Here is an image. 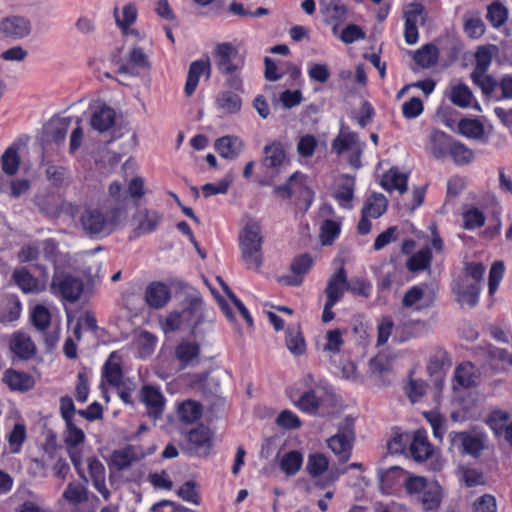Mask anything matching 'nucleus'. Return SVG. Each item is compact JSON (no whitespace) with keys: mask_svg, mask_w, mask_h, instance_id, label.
Wrapping results in <instances>:
<instances>
[{"mask_svg":"<svg viewBox=\"0 0 512 512\" xmlns=\"http://www.w3.org/2000/svg\"><path fill=\"white\" fill-rule=\"evenodd\" d=\"M449 155L457 165H466L473 161L474 153L471 149L466 147L464 144L453 141Z\"/></svg>","mask_w":512,"mask_h":512,"instance_id":"49530a36","label":"nucleus"},{"mask_svg":"<svg viewBox=\"0 0 512 512\" xmlns=\"http://www.w3.org/2000/svg\"><path fill=\"white\" fill-rule=\"evenodd\" d=\"M18 149V146L13 144L0 157L1 169L9 177L16 175L20 167L21 158Z\"/></svg>","mask_w":512,"mask_h":512,"instance_id":"7c9ffc66","label":"nucleus"},{"mask_svg":"<svg viewBox=\"0 0 512 512\" xmlns=\"http://www.w3.org/2000/svg\"><path fill=\"white\" fill-rule=\"evenodd\" d=\"M263 235L258 222L250 219L239 233L241 259L249 270L259 271L264 262Z\"/></svg>","mask_w":512,"mask_h":512,"instance_id":"7ed1b4c3","label":"nucleus"},{"mask_svg":"<svg viewBox=\"0 0 512 512\" xmlns=\"http://www.w3.org/2000/svg\"><path fill=\"white\" fill-rule=\"evenodd\" d=\"M145 298L151 307L162 308L170 298V291L163 283H152L146 289Z\"/></svg>","mask_w":512,"mask_h":512,"instance_id":"bb28decb","label":"nucleus"},{"mask_svg":"<svg viewBox=\"0 0 512 512\" xmlns=\"http://www.w3.org/2000/svg\"><path fill=\"white\" fill-rule=\"evenodd\" d=\"M70 126L69 118H59L50 121L46 127V136L55 143H61L65 140Z\"/></svg>","mask_w":512,"mask_h":512,"instance_id":"4c0bfd02","label":"nucleus"},{"mask_svg":"<svg viewBox=\"0 0 512 512\" xmlns=\"http://www.w3.org/2000/svg\"><path fill=\"white\" fill-rule=\"evenodd\" d=\"M355 439L354 426L351 420H343L335 435L327 440L328 447L338 456L340 462L349 460Z\"/></svg>","mask_w":512,"mask_h":512,"instance_id":"39448f33","label":"nucleus"},{"mask_svg":"<svg viewBox=\"0 0 512 512\" xmlns=\"http://www.w3.org/2000/svg\"><path fill=\"white\" fill-rule=\"evenodd\" d=\"M32 322L40 331L47 329L51 322L49 310L43 305H37L32 312Z\"/></svg>","mask_w":512,"mask_h":512,"instance_id":"0e129e2a","label":"nucleus"},{"mask_svg":"<svg viewBox=\"0 0 512 512\" xmlns=\"http://www.w3.org/2000/svg\"><path fill=\"white\" fill-rule=\"evenodd\" d=\"M320 7L334 27L345 21L347 9L341 0H320Z\"/></svg>","mask_w":512,"mask_h":512,"instance_id":"a878e982","label":"nucleus"},{"mask_svg":"<svg viewBox=\"0 0 512 512\" xmlns=\"http://www.w3.org/2000/svg\"><path fill=\"white\" fill-rule=\"evenodd\" d=\"M450 100L458 107L467 108L472 104L473 94L467 85L459 83L452 87Z\"/></svg>","mask_w":512,"mask_h":512,"instance_id":"79ce46f5","label":"nucleus"},{"mask_svg":"<svg viewBox=\"0 0 512 512\" xmlns=\"http://www.w3.org/2000/svg\"><path fill=\"white\" fill-rule=\"evenodd\" d=\"M340 233V223L325 220L320 228V240L323 245H331Z\"/></svg>","mask_w":512,"mask_h":512,"instance_id":"6e6d98bb","label":"nucleus"},{"mask_svg":"<svg viewBox=\"0 0 512 512\" xmlns=\"http://www.w3.org/2000/svg\"><path fill=\"white\" fill-rule=\"evenodd\" d=\"M409 449L416 461H424L433 453V447L429 443L426 433L421 430L414 433Z\"/></svg>","mask_w":512,"mask_h":512,"instance_id":"4be33fe9","label":"nucleus"},{"mask_svg":"<svg viewBox=\"0 0 512 512\" xmlns=\"http://www.w3.org/2000/svg\"><path fill=\"white\" fill-rule=\"evenodd\" d=\"M145 456L146 453L140 446L127 445L112 453L111 462L118 470H125L130 468L133 462L139 461Z\"/></svg>","mask_w":512,"mask_h":512,"instance_id":"ddd939ff","label":"nucleus"},{"mask_svg":"<svg viewBox=\"0 0 512 512\" xmlns=\"http://www.w3.org/2000/svg\"><path fill=\"white\" fill-rule=\"evenodd\" d=\"M387 206L388 200L381 193H373L368 197L362 207L361 218L357 225L358 232L362 235L368 234L372 226L369 219L381 217L386 212Z\"/></svg>","mask_w":512,"mask_h":512,"instance_id":"0eeeda50","label":"nucleus"},{"mask_svg":"<svg viewBox=\"0 0 512 512\" xmlns=\"http://www.w3.org/2000/svg\"><path fill=\"white\" fill-rule=\"evenodd\" d=\"M177 494L184 501L199 505L200 496L197 490V483L194 481L185 482L177 491Z\"/></svg>","mask_w":512,"mask_h":512,"instance_id":"338daca9","label":"nucleus"},{"mask_svg":"<svg viewBox=\"0 0 512 512\" xmlns=\"http://www.w3.org/2000/svg\"><path fill=\"white\" fill-rule=\"evenodd\" d=\"M322 400L314 390L304 392L295 402L298 409L305 413L315 414L320 407Z\"/></svg>","mask_w":512,"mask_h":512,"instance_id":"37998d69","label":"nucleus"},{"mask_svg":"<svg viewBox=\"0 0 512 512\" xmlns=\"http://www.w3.org/2000/svg\"><path fill=\"white\" fill-rule=\"evenodd\" d=\"M303 456L299 451L292 450L286 453L280 460V468L287 475H295L301 468Z\"/></svg>","mask_w":512,"mask_h":512,"instance_id":"a18cd8bd","label":"nucleus"},{"mask_svg":"<svg viewBox=\"0 0 512 512\" xmlns=\"http://www.w3.org/2000/svg\"><path fill=\"white\" fill-rule=\"evenodd\" d=\"M286 346L294 355H301L305 352V340L298 329L288 328L286 330Z\"/></svg>","mask_w":512,"mask_h":512,"instance_id":"de8ad7c7","label":"nucleus"},{"mask_svg":"<svg viewBox=\"0 0 512 512\" xmlns=\"http://www.w3.org/2000/svg\"><path fill=\"white\" fill-rule=\"evenodd\" d=\"M12 352L20 359H30L36 352V346L31 338L25 333L14 334L11 344Z\"/></svg>","mask_w":512,"mask_h":512,"instance_id":"b1692460","label":"nucleus"},{"mask_svg":"<svg viewBox=\"0 0 512 512\" xmlns=\"http://www.w3.org/2000/svg\"><path fill=\"white\" fill-rule=\"evenodd\" d=\"M489 356L492 361H497L501 364V367L499 368L501 371H506L512 367V349L506 350L492 347L489 350Z\"/></svg>","mask_w":512,"mask_h":512,"instance_id":"e2e57ef3","label":"nucleus"},{"mask_svg":"<svg viewBox=\"0 0 512 512\" xmlns=\"http://www.w3.org/2000/svg\"><path fill=\"white\" fill-rule=\"evenodd\" d=\"M134 220L137 223V230L140 234L153 232L162 220V215L147 208H139L134 215Z\"/></svg>","mask_w":512,"mask_h":512,"instance_id":"aec40b11","label":"nucleus"},{"mask_svg":"<svg viewBox=\"0 0 512 512\" xmlns=\"http://www.w3.org/2000/svg\"><path fill=\"white\" fill-rule=\"evenodd\" d=\"M13 280L17 286L24 293H39L44 290V285L34 278L26 269H16L12 275Z\"/></svg>","mask_w":512,"mask_h":512,"instance_id":"cd10ccee","label":"nucleus"},{"mask_svg":"<svg viewBox=\"0 0 512 512\" xmlns=\"http://www.w3.org/2000/svg\"><path fill=\"white\" fill-rule=\"evenodd\" d=\"M187 439L194 446L197 453L207 454L211 447L210 431L204 426L189 431Z\"/></svg>","mask_w":512,"mask_h":512,"instance_id":"2f4dec72","label":"nucleus"},{"mask_svg":"<svg viewBox=\"0 0 512 512\" xmlns=\"http://www.w3.org/2000/svg\"><path fill=\"white\" fill-rule=\"evenodd\" d=\"M62 498L74 507L85 503L89 499V491L85 484L70 482L65 488Z\"/></svg>","mask_w":512,"mask_h":512,"instance_id":"c756f323","label":"nucleus"},{"mask_svg":"<svg viewBox=\"0 0 512 512\" xmlns=\"http://www.w3.org/2000/svg\"><path fill=\"white\" fill-rule=\"evenodd\" d=\"M451 449L461 453L477 456L484 449L485 438L481 434L471 432H451L449 434Z\"/></svg>","mask_w":512,"mask_h":512,"instance_id":"1a4fd4ad","label":"nucleus"},{"mask_svg":"<svg viewBox=\"0 0 512 512\" xmlns=\"http://www.w3.org/2000/svg\"><path fill=\"white\" fill-rule=\"evenodd\" d=\"M427 391V384L423 380L409 379L405 392L412 403L418 402Z\"/></svg>","mask_w":512,"mask_h":512,"instance_id":"13d9d810","label":"nucleus"},{"mask_svg":"<svg viewBox=\"0 0 512 512\" xmlns=\"http://www.w3.org/2000/svg\"><path fill=\"white\" fill-rule=\"evenodd\" d=\"M408 176L401 173L397 168L388 170L381 180V185L387 191L397 190L400 194L407 191Z\"/></svg>","mask_w":512,"mask_h":512,"instance_id":"c85d7f7f","label":"nucleus"},{"mask_svg":"<svg viewBox=\"0 0 512 512\" xmlns=\"http://www.w3.org/2000/svg\"><path fill=\"white\" fill-rule=\"evenodd\" d=\"M239 93L232 89L220 92L215 99L217 109L225 114L238 113L242 107V99Z\"/></svg>","mask_w":512,"mask_h":512,"instance_id":"5701e85b","label":"nucleus"},{"mask_svg":"<svg viewBox=\"0 0 512 512\" xmlns=\"http://www.w3.org/2000/svg\"><path fill=\"white\" fill-rule=\"evenodd\" d=\"M212 57L220 74L226 77L225 86L236 92H244L241 71L245 65V56L230 42L217 43Z\"/></svg>","mask_w":512,"mask_h":512,"instance_id":"f03ea898","label":"nucleus"},{"mask_svg":"<svg viewBox=\"0 0 512 512\" xmlns=\"http://www.w3.org/2000/svg\"><path fill=\"white\" fill-rule=\"evenodd\" d=\"M3 382L13 391L27 392L34 387L35 381L32 376L25 372L13 369L5 371Z\"/></svg>","mask_w":512,"mask_h":512,"instance_id":"6ab92c4d","label":"nucleus"},{"mask_svg":"<svg viewBox=\"0 0 512 512\" xmlns=\"http://www.w3.org/2000/svg\"><path fill=\"white\" fill-rule=\"evenodd\" d=\"M83 288L82 280L64 272H55L50 284L52 294L70 303L80 298Z\"/></svg>","mask_w":512,"mask_h":512,"instance_id":"20e7f679","label":"nucleus"},{"mask_svg":"<svg viewBox=\"0 0 512 512\" xmlns=\"http://www.w3.org/2000/svg\"><path fill=\"white\" fill-rule=\"evenodd\" d=\"M435 300V289L428 285H415L405 292L402 306L412 312H422L433 307Z\"/></svg>","mask_w":512,"mask_h":512,"instance_id":"423d86ee","label":"nucleus"},{"mask_svg":"<svg viewBox=\"0 0 512 512\" xmlns=\"http://www.w3.org/2000/svg\"><path fill=\"white\" fill-rule=\"evenodd\" d=\"M505 265L503 261H495L489 272V294L493 295L503 278Z\"/></svg>","mask_w":512,"mask_h":512,"instance_id":"774afa93","label":"nucleus"},{"mask_svg":"<svg viewBox=\"0 0 512 512\" xmlns=\"http://www.w3.org/2000/svg\"><path fill=\"white\" fill-rule=\"evenodd\" d=\"M355 179L345 175L341 177L339 187L335 192V199L344 208H350L354 196Z\"/></svg>","mask_w":512,"mask_h":512,"instance_id":"72a5a7b5","label":"nucleus"},{"mask_svg":"<svg viewBox=\"0 0 512 512\" xmlns=\"http://www.w3.org/2000/svg\"><path fill=\"white\" fill-rule=\"evenodd\" d=\"M458 129L462 135L473 139H479L484 134V127L477 119H462Z\"/></svg>","mask_w":512,"mask_h":512,"instance_id":"8fccbe9b","label":"nucleus"},{"mask_svg":"<svg viewBox=\"0 0 512 512\" xmlns=\"http://www.w3.org/2000/svg\"><path fill=\"white\" fill-rule=\"evenodd\" d=\"M508 18V10L502 4L495 2L488 7L487 19L495 28L505 24Z\"/></svg>","mask_w":512,"mask_h":512,"instance_id":"3c124183","label":"nucleus"},{"mask_svg":"<svg viewBox=\"0 0 512 512\" xmlns=\"http://www.w3.org/2000/svg\"><path fill=\"white\" fill-rule=\"evenodd\" d=\"M114 109L106 105L96 110L90 119L91 127L100 133L108 131L115 123Z\"/></svg>","mask_w":512,"mask_h":512,"instance_id":"393cba45","label":"nucleus"},{"mask_svg":"<svg viewBox=\"0 0 512 512\" xmlns=\"http://www.w3.org/2000/svg\"><path fill=\"white\" fill-rule=\"evenodd\" d=\"M149 68L150 62L143 49L139 47H133L128 53V60L126 62L119 63L117 73L124 77H136L139 75L140 70Z\"/></svg>","mask_w":512,"mask_h":512,"instance_id":"9d476101","label":"nucleus"},{"mask_svg":"<svg viewBox=\"0 0 512 512\" xmlns=\"http://www.w3.org/2000/svg\"><path fill=\"white\" fill-rule=\"evenodd\" d=\"M202 406L197 401L186 400L178 407V417L181 422L192 424L200 419Z\"/></svg>","mask_w":512,"mask_h":512,"instance_id":"58836bf2","label":"nucleus"},{"mask_svg":"<svg viewBox=\"0 0 512 512\" xmlns=\"http://www.w3.org/2000/svg\"><path fill=\"white\" fill-rule=\"evenodd\" d=\"M200 354V348L198 344L189 341L181 342L175 351V356L184 368L188 365H193Z\"/></svg>","mask_w":512,"mask_h":512,"instance_id":"473e14b6","label":"nucleus"},{"mask_svg":"<svg viewBox=\"0 0 512 512\" xmlns=\"http://www.w3.org/2000/svg\"><path fill=\"white\" fill-rule=\"evenodd\" d=\"M126 194L119 182H112L106 200L88 205L82 211L80 226L83 233L89 237L100 238L113 233L127 218Z\"/></svg>","mask_w":512,"mask_h":512,"instance_id":"f257e3e1","label":"nucleus"},{"mask_svg":"<svg viewBox=\"0 0 512 512\" xmlns=\"http://www.w3.org/2000/svg\"><path fill=\"white\" fill-rule=\"evenodd\" d=\"M286 160L285 150L280 142L274 141L263 148L262 166L269 169L281 167Z\"/></svg>","mask_w":512,"mask_h":512,"instance_id":"412c9836","label":"nucleus"},{"mask_svg":"<svg viewBox=\"0 0 512 512\" xmlns=\"http://www.w3.org/2000/svg\"><path fill=\"white\" fill-rule=\"evenodd\" d=\"M21 313V303L15 296L6 299L5 312L1 314V322H13L17 320Z\"/></svg>","mask_w":512,"mask_h":512,"instance_id":"bf43d9fd","label":"nucleus"},{"mask_svg":"<svg viewBox=\"0 0 512 512\" xmlns=\"http://www.w3.org/2000/svg\"><path fill=\"white\" fill-rule=\"evenodd\" d=\"M348 288L349 283L347 281L346 271L344 267H341L330 276L327 282L325 289L326 301L337 303L341 300Z\"/></svg>","mask_w":512,"mask_h":512,"instance_id":"4468645a","label":"nucleus"},{"mask_svg":"<svg viewBox=\"0 0 512 512\" xmlns=\"http://www.w3.org/2000/svg\"><path fill=\"white\" fill-rule=\"evenodd\" d=\"M451 366L448 353L442 349H436L429 358L427 370L430 375H435Z\"/></svg>","mask_w":512,"mask_h":512,"instance_id":"c03bdc74","label":"nucleus"},{"mask_svg":"<svg viewBox=\"0 0 512 512\" xmlns=\"http://www.w3.org/2000/svg\"><path fill=\"white\" fill-rule=\"evenodd\" d=\"M471 78L485 95H491L498 85L496 80L486 72H472Z\"/></svg>","mask_w":512,"mask_h":512,"instance_id":"4d7b16f0","label":"nucleus"},{"mask_svg":"<svg viewBox=\"0 0 512 512\" xmlns=\"http://www.w3.org/2000/svg\"><path fill=\"white\" fill-rule=\"evenodd\" d=\"M438 57V48L433 44H426L421 49L416 51L414 60L421 67L429 68L437 62Z\"/></svg>","mask_w":512,"mask_h":512,"instance_id":"a19ab883","label":"nucleus"},{"mask_svg":"<svg viewBox=\"0 0 512 512\" xmlns=\"http://www.w3.org/2000/svg\"><path fill=\"white\" fill-rule=\"evenodd\" d=\"M218 154L228 160H235L244 149V142L240 137L227 135L218 138L214 143Z\"/></svg>","mask_w":512,"mask_h":512,"instance_id":"2eb2a0df","label":"nucleus"},{"mask_svg":"<svg viewBox=\"0 0 512 512\" xmlns=\"http://www.w3.org/2000/svg\"><path fill=\"white\" fill-rule=\"evenodd\" d=\"M31 21L20 15H10L0 18V38L22 40L31 35Z\"/></svg>","mask_w":512,"mask_h":512,"instance_id":"6e6552de","label":"nucleus"},{"mask_svg":"<svg viewBox=\"0 0 512 512\" xmlns=\"http://www.w3.org/2000/svg\"><path fill=\"white\" fill-rule=\"evenodd\" d=\"M464 31L471 38H478L484 34L485 25L479 14L464 16Z\"/></svg>","mask_w":512,"mask_h":512,"instance_id":"603ef678","label":"nucleus"},{"mask_svg":"<svg viewBox=\"0 0 512 512\" xmlns=\"http://www.w3.org/2000/svg\"><path fill=\"white\" fill-rule=\"evenodd\" d=\"M114 17L119 28H127L136 21L137 8L134 4L128 3L123 7L121 15L118 13V9H115Z\"/></svg>","mask_w":512,"mask_h":512,"instance_id":"5fc2aeb1","label":"nucleus"},{"mask_svg":"<svg viewBox=\"0 0 512 512\" xmlns=\"http://www.w3.org/2000/svg\"><path fill=\"white\" fill-rule=\"evenodd\" d=\"M420 500L425 510L436 509L441 501L440 487L437 484H430L428 489L421 495Z\"/></svg>","mask_w":512,"mask_h":512,"instance_id":"864d4df0","label":"nucleus"},{"mask_svg":"<svg viewBox=\"0 0 512 512\" xmlns=\"http://www.w3.org/2000/svg\"><path fill=\"white\" fill-rule=\"evenodd\" d=\"M429 151L435 159H444L450 151L453 139L439 130H432L429 136Z\"/></svg>","mask_w":512,"mask_h":512,"instance_id":"a211bd4d","label":"nucleus"},{"mask_svg":"<svg viewBox=\"0 0 512 512\" xmlns=\"http://www.w3.org/2000/svg\"><path fill=\"white\" fill-rule=\"evenodd\" d=\"M332 149L337 154H342L345 151L362 153L364 143H362L356 133L349 131H341L339 135L332 142Z\"/></svg>","mask_w":512,"mask_h":512,"instance_id":"f3484780","label":"nucleus"},{"mask_svg":"<svg viewBox=\"0 0 512 512\" xmlns=\"http://www.w3.org/2000/svg\"><path fill=\"white\" fill-rule=\"evenodd\" d=\"M432 252L426 247L414 253L407 261V268L411 272H419L430 267Z\"/></svg>","mask_w":512,"mask_h":512,"instance_id":"ea45409f","label":"nucleus"},{"mask_svg":"<svg viewBox=\"0 0 512 512\" xmlns=\"http://www.w3.org/2000/svg\"><path fill=\"white\" fill-rule=\"evenodd\" d=\"M233 181L231 175H227L225 178L220 180L217 184L207 183L202 186L201 190L204 197H210L217 194H226Z\"/></svg>","mask_w":512,"mask_h":512,"instance_id":"680f3d73","label":"nucleus"},{"mask_svg":"<svg viewBox=\"0 0 512 512\" xmlns=\"http://www.w3.org/2000/svg\"><path fill=\"white\" fill-rule=\"evenodd\" d=\"M457 302L462 306L474 307L479 300L480 287L467 277H462L453 286Z\"/></svg>","mask_w":512,"mask_h":512,"instance_id":"9b49d317","label":"nucleus"},{"mask_svg":"<svg viewBox=\"0 0 512 512\" xmlns=\"http://www.w3.org/2000/svg\"><path fill=\"white\" fill-rule=\"evenodd\" d=\"M202 74H205L207 78L211 75V63L209 59L197 60L190 64L184 88L187 96H191L195 92Z\"/></svg>","mask_w":512,"mask_h":512,"instance_id":"dca6fc26","label":"nucleus"},{"mask_svg":"<svg viewBox=\"0 0 512 512\" xmlns=\"http://www.w3.org/2000/svg\"><path fill=\"white\" fill-rule=\"evenodd\" d=\"M328 464V459L323 454H312L308 458L306 469L311 476L316 477L327 470Z\"/></svg>","mask_w":512,"mask_h":512,"instance_id":"052dcab7","label":"nucleus"},{"mask_svg":"<svg viewBox=\"0 0 512 512\" xmlns=\"http://www.w3.org/2000/svg\"><path fill=\"white\" fill-rule=\"evenodd\" d=\"M344 334L345 331L338 328L328 330L324 336V343L321 346V350L329 356L338 354L341 351V347L344 345Z\"/></svg>","mask_w":512,"mask_h":512,"instance_id":"e433bc0d","label":"nucleus"},{"mask_svg":"<svg viewBox=\"0 0 512 512\" xmlns=\"http://www.w3.org/2000/svg\"><path fill=\"white\" fill-rule=\"evenodd\" d=\"M277 191L283 198L290 197L295 193H302V191L305 195L312 196V191L304 186V176L299 173L290 176L288 182L285 185L279 186Z\"/></svg>","mask_w":512,"mask_h":512,"instance_id":"f704fd0d","label":"nucleus"},{"mask_svg":"<svg viewBox=\"0 0 512 512\" xmlns=\"http://www.w3.org/2000/svg\"><path fill=\"white\" fill-rule=\"evenodd\" d=\"M496 51L497 47L494 45L479 47L475 54L476 66L473 72H486Z\"/></svg>","mask_w":512,"mask_h":512,"instance_id":"09e8293b","label":"nucleus"},{"mask_svg":"<svg viewBox=\"0 0 512 512\" xmlns=\"http://www.w3.org/2000/svg\"><path fill=\"white\" fill-rule=\"evenodd\" d=\"M454 379L462 388H471L477 385L478 375L471 363H464L456 368Z\"/></svg>","mask_w":512,"mask_h":512,"instance_id":"c9c22d12","label":"nucleus"},{"mask_svg":"<svg viewBox=\"0 0 512 512\" xmlns=\"http://www.w3.org/2000/svg\"><path fill=\"white\" fill-rule=\"evenodd\" d=\"M140 397L142 403L147 408V414L150 418L156 420L162 416L165 399L159 389L153 386H144L141 389Z\"/></svg>","mask_w":512,"mask_h":512,"instance_id":"f8f14e48","label":"nucleus"},{"mask_svg":"<svg viewBox=\"0 0 512 512\" xmlns=\"http://www.w3.org/2000/svg\"><path fill=\"white\" fill-rule=\"evenodd\" d=\"M318 146V141L315 136L306 134L299 138L297 143V152L301 157H311Z\"/></svg>","mask_w":512,"mask_h":512,"instance_id":"69168bd1","label":"nucleus"}]
</instances>
